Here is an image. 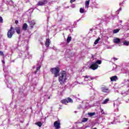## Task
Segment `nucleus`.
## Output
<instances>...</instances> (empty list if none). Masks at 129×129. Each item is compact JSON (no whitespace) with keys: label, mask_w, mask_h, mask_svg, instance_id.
Returning <instances> with one entry per match:
<instances>
[{"label":"nucleus","mask_w":129,"mask_h":129,"mask_svg":"<svg viewBox=\"0 0 129 129\" xmlns=\"http://www.w3.org/2000/svg\"><path fill=\"white\" fill-rule=\"evenodd\" d=\"M100 40V37H98L94 42V45H97L98 44V42H99V40Z\"/></svg>","instance_id":"18"},{"label":"nucleus","mask_w":129,"mask_h":129,"mask_svg":"<svg viewBox=\"0 0 129 129\" xmlns=\"http://www.w3.org/2000/svg\"><path fill=\"white\" fill-rule=\"evenodd\" d=\"M114 43H115V44H118L120 42V39L118 38H116L114 39L113 40Z\"/></svg>","instance_id":"12"},{"label":"nucleus","mask_w":129,"mask_h":129,"mask_svg":"<svg viewBox=\"0 0 129 129\" xmlns=\"http://www.w3.org/2000/svg\"><path fill=\"white\" fill-rule=\"evenodd\" d=\"M60 66H57L55 68L50 69V72L53 74L54 77L58 76V82L60 85H64L67 82V72L65 71H61L60 72Z\"/></svg>","instance_id":"1"},{"label":"nucleus","mask_w":129,"mask_h":129,"mask_svg":"<svg viewBox=\"0 0 129 129\" xmlns=\"http://www.w3.org/2000/svg\"><path fill=\"white\" fill-rule=\"evenodd\" d=\"M76 0H71L70 1V3L71 4H72L73 3H74V2H75Z\"/></svg>","instance_id":"28"},{"label":"nucleus","mask_w":129,"mask_h":129,"mask_svg":"<svg viewBox=\"0 0 129 129\" xmlns=\"http://www.w3.org/2000/svg\"><path fill=\"white\" fill-rule=\"evenodd\" d=\"M102 63V61L100 60H97L94 62H93L91 66H90V69H92V70H96L99 66L98 65H100Z\"/></svg>","instance_id":"2"},{"label":"nucleus","mask_w":129,"mask_h":129,"mask_svg":"<svg viewBox=\"0 0 129 129\" xmlns=\"http://www.w3.org/2000/svg\"><path fill=\"white\" fill-rule=\"evenodd\" d=\"M87 120H88V118H83V119L82 120V122H86V121H87Z\"/></svg>","instance_id":"22"},{"label":"nucleus","mask_w":129,"mask_h":129,"mask_svg":"<svg viewBox=\"0 0 129 129\" xmlns=\"http://www.w3.org/2000/svg\"><path fill=\"white\" fill-rule=\"evenodd\" d=\"M117 79H118L117 76H114L110 78L111 81H116Z\"/></svg>","instance_id":"13"},{"label":"nucleus","mask_w":129,"mask_h":129,"mask_svg":"<svg viewBox=\"0 0 129 129\" xmlns=\"http://www.w3.org/2000/svg\"><path fill=\"white\" fill-rule=\"evenodd\" d=\"M4 22V19H3V17L0 16V23L2 24Z\"/></svg>","instance_id":"24"},{"label":"nucleus","mask_w":129,"mask_h":129,"mask_svg":"<svg viewBox=\"0 0 129 129\" xmlns=\"http://www.w3.org/2000/svg\"><path fill=\"white\" fill-rule=\"evenodd\" d=\"M72 40V37L70 36H68L67 39V43H69L70 42H71V40Z\"/></svg>","instance_id":"16"},{"label":"nucleus","mask_w":129,"mask_h":129,"mask_svg":"<svg viewBox=\"0 0 129 129\" xmlns=\"http://www.w3.org/2000/svg\"><path fill=\"white\" fill-rule=\"evenodd\" d=\"M45 46L47 47H49L50 46V39L47 38L46 39L45 42Z\"/></svg>","instance_id":"10"},{"label":"nucleus","mask_w":129,"mask_h":129,"mask_svg":"<svg viewBox=\"0 0 129 129\" xmlns=\"http://www.w3.org/2000/svg\"><path fill=\"white\" fill-rule=\"evenodd\" d=\"M47 98H48V99H50V98H51V97L50 96H49Z\"/></svg>","instance_id":"33"},{"label":"nucleus","mask_w":129,"mask_h":129,"mask_svg":"<svg viewBox=\"0 0 129 129\" xmlns=\"http://www.w3.org/2000/svg\"><path fill=\"white\" fill-rule=\"evenodd\" d=\"M109 101V99H106L104 100V101L102 103V104H106L107 102Z\"/></svg>","instance_id":"17"},{"label":"nucleus","mask_w":129,"mask_h":129,"mask_svg":"<svg viewBox=\"0 0 129 129\" xmlns=\"http://www.w3.org/2000/svg\"><path fill=\"white\" fill-rule=\"evenodd\" d=\"M103 110H102V111H101L102 113V112H103Z\"/></svg>","instance_id":"36"},{"label":"nucleus","mask_w":129,"mask_h":129,"mask_svg":"<svg viewBox=\"0 0 129 129\" xmlns=\"http://www.w3.org/2000/svg\"><path fill=\"white\" fill-rule=\"evenodd\" d=\"M0 56H5V54H4V52L0 51Z\"/></svg>","instance_id":"26"},{"label":"nucleus","mask_w":129,"mask_h":129,"mask_svg":"<svg viewBox=\"0 0 129 129\" xmlns=\"http://www.w3.org/2000/svg\"><path fill=\"white\" fill-rule=\"evenodd\" d=\"M113 60H114V61H116V60H117V58H116V57H114V58H113Z\"/></svg>","instance_id":"31"},{"label":"nucleus","mask_w":129,"mask_h":129,"mask_svg":"<svg viewBox=\"0 0 129 129\" xmlns=\"http://www.w3.org/2000/svg\"><path fill=\"white\" fill-rule=\"evenodd\" d=\"M27 29H28V24L24 23L22 26V30L23 31H27Z\"/></svg>","instance_id":"11"},{"label":"nucleus","mask_w":129,"mask_h":129,"mask_svg":"<svg viewBox=\"0 0 129 129\" xmlns=\"http://www.w3.org/2000/svg\"><path fill=\"white\" fill-rule=\"evenodd\" d=\"M103 110H102V111H101L102 113V112H103Z\"/></svg>","instance_id":"35"},{"label":"nucleus","mask_w":129,"mask_h":129,"mask_svg":"<svg viewBox=\"0 0 129 129\" xmlns=\"http://www.w3.org/2000/svg\"><path fill=\"white\" fill-rule=\"evenodd\" d=\"M41 69V66H39L38 68H37L35 72V74H37L38 71H39Z\"/></svg>","instance_id":"20"},{"label":"nucleus","mask_w":129,"mask_h":129,"mask_svg":"<svg viewBox=\"0 0 129 129\" xmlns=\"http://www.w3.org/2000/svg\"><path fill=\"white\" fill-rule=\"evenodd\" d=\"M60 102L61 103H62V104H67V103H69L70 102L72 103L73 102V100H72L71 98L68 97L66 99L61 100Z\"/></svg>","instance_id":"4"},{"label":"nucleus","mask_w":129,"mask_h":129,"mask_svg":"<svg viewBox=\"0 0 129 129\" xmlns=\"http://www.w3.org/2000/svg\"><path fill=\"white\" fill-rule=\"evenodd\" d=\"M83 77H84L85 79H88V78H90V77H89V76H83Z\"/></svg>","instance_id":"27"},{"label":"nucleus","mask_w":129,"mask_h":129,"mask_svg":"<svg viewBox=\"0 0 129 129\" xmlns=\"http://www.w3.org/2000/svg\"><path fill=\"white\" fill-rule=\"evenodd\" d=\"M2 62L3 64H5V60H2Z\"/></svg>","instance_id":"32"},{"label":"nucleus","mask_w":129,"mask_h":129,"mask_svg":"<svg viewBox=\"0 0 129 129\" xmlns=\"http://www.w3.org/2000/svg\"><path fill=\"white\" fill-rule=\"evenodd\" d=\"M90 78L91 80H93L94 79H95V78H93V77H90Z\"/></svg>","instance_id":"30"},{"label":"nucleus","mask_w":129,"mask_h":129,"mask_svg":"<svg viewBox=\"0 0 129 129\" xmlns=\"http://www.w3.org/2000/svg\"><path fill=\"white\" fill-rule=\"evenodd\" d=\"M119 32V29H116L113 31V34H117Z\"/></svg>","instance_id":"19"},{"label":"nucleus","mask_w":129,"mask_h":129,"mask_svg":"<svg viewBox=\"0 0 129 129\" xmlns=\"http://www.w3.org/2000/svg\"><path fill=\"white\" fill-rule=\"evenodd\" d=\"M124 45H125V46H128L129 43L127 41H124Z\"/></svg>","instance_id":"25"},{"label":"nucleus","mask_w":129,"mask_h":129,"mask_svg":"<svg viewBox=\"0 0 129 129\" xmlns=\"http://www.w3.org/2000/svg\"><path fill=\"white\" fill-rule=\"evenodd\" d=\"M48 2L47 0H43L41 1L38 2L37 6H44V5H47Z\"/></svg>","instance_id":"6"},{"label":"nucleus","mask_w":129,"mask_h":129,"mask_svg":"<svg viewBox=\"0 0 129 129\" xmlns=\"http://www.w3.org/2000/svg\"><path fill=\"white\" fill-rule=\"evenodd\" d=\"M15 34V30H14V27H13V26H11L10 27V29L8 30L7 32V36L9 39H11L13 37V36H14V34Z\"/></svg>","instance_id":"3"},{"label":"nucleus","mask_w":129,"mask_h":129,"mask_svg":"<svg viewBox=\"0 0 129 129\" xmlns=\"http://www.w3.org/2000/svg\"><path fill=\"white\" fill-rule=\"evenodd\" d=\"M88 115L90 116H93V115H95V112H89L88 113Z\"/></svg>","instance_id":"21"},{"label":"nucleus","mask_w":129,"mask_h":129,"mask_svg":"<svg viewBox=\"0 0 129 129\" xmlns=\"http://www.w3.org/2000/svg\"><path fill=\"white\" fill-rule=\"evenodd\" d=\"M101 91L104 93H108V92H109V90L106 87H102Z\"/></svg>","instance_id":"8"},{"label":"nucleus","mask_w":129,"mask_h":129,"mask_svg":"<svg viewBox=\"0 0 129 129\" xmlns=\"http://www.w3.org/2000/svg\"><path fill=\"white\" fill-rule=\"evenodd\" d=\"M90 3V0H87L85 2V7L87 8V9H88L89 8Z\"/></svg>","instance_id":"14"},{"label":"nucleus","mask_w":129,"mask_h":129,"mask_svg":"<svg viewBox=\"0 0 129 129\" xmlns=\"http://www.w3.org/2000/svg\"><path fill=\"white\" fill-rule=\"evenodd\" d=\"M35 124H36V125H38V126L39 127H41V126H42V123L41 121H38L37 122H36Z\"/></svg>","instance_id":"15"},{"label":"nucleus","mask_w":129,"mask_h":129,"mask_svg":"<svg viewBox=\"0 0 129 129\" xmlns=\"http://www.w3.org/2000/svg\"><path fill=\"white\" fill-rule=\"evenodd\" d=\"M120 23L121 24V23H122V21H120Z\"/></svg>","instance_id":"34"},{"label":"nucleus","mask_w":129,"mask_h":129,"mask_svg":"<svg viewBox=\"0 0 129 129\" xmlns=\"http://www.w3.org/2000/svg\"><path fill=\"white\" fill-rule=\"evenodd\" d=\"M30 27L31 29H33V28H34V26H35V25L36 24V23L35 22V21L32 20L30 22H29Z\"/></svg>","instance_id":"9"},{"label":"nucleus","mask_w":129,"mask_h":129,"mask_svg":"<svg viewBox=\"0 0 129 129\" xmlns=\"http://www.w3.org/2000/svg\"><path fill=\"white\" fill-rule=\"evenodd\" d=\"M15 30L17 34H18V35H20V34H21V33L22 32V29L21 28L20 26L16 27L15 28Z\"/></svg>","instance_id":"7"},{"label":"nucleus","mask_w":129,"mask_h":129,"mask_svg":"<svg viewBox=\"0 0 129 129\" xmlns=\"http://www.w3.org/2000/svg\"><path fill=\"white\" fill-rule=\"evenodd\" d=\"M60 124L61 123H60V121L59 120L55 121L53 123V125L54 127H55V129L60 128H61V126H60Z\"/></svg>","instance_id":"5"},{"label":"nucleus","mask_w":129,"mask_h":129,"mask_svg":"<svg viewBox=\"0 0 129 129\" xmlns=\"http://www.w3.org/2000/svg\"><path fill=\"white\" fill-rule=\"evenodd\" d=\"M15 24H16V25H18V24H19V21L16 20L15 21Z\"/></svg>","instance_id":"29"},{"label":"nucleus","mask_w":129,"mask_h":129,"mask_svg":"<svg viewBox=\"0 0 129 129\" xmlns=\"http://www.w3.org/2000/svg\"><path fill=\"white\" fill-rule=\"evenodd\" d=\"M80 12L81 13V14H83L84 13V9H83V8H80Z\"/></svg>","instance_id":"23"}]
</instances>
